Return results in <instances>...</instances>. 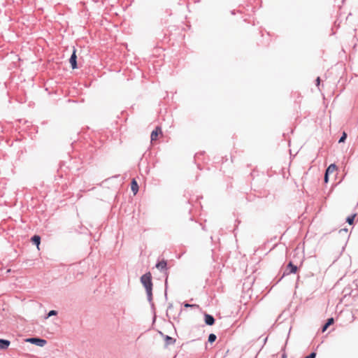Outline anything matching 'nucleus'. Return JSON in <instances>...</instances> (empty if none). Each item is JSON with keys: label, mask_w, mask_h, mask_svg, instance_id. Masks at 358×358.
Masks as SVG:
<instances>
[{"label": "nucleus", "mask_w": 358, "mask_h": 358, "mask_svg": "<svg viewBox=\"0 0 358 358\" xmlns=\"http://www.w3.org/2000/svg\"><path fill=\"white\" fill-rule=\"evenodd\" d=\"M151 278V273L150 272L143 275L141 278V283L145 287L148 296L152 295V283Z\"/></svg>", "instance_id": "f257e3e1"}, {"label": "nucleus", "mask_w": 358, "mask_h": 358, "mask_svg": "<svg viewBox=\"0 0 358 358\" xmlns=\"http://www.w3.org/2000/svg\"><path fill=\"white\" fill-rule=\"evenodd\" d=\"M26 342L35 344L40 347H43L47 343V341L45 340L38 338H27L26 339Z\"/></svg>", "instance_id": "f03ea898"}, {"label": "nucleus", "mask_w": 358, "mask_h": 358, "mask_svg": "<svg viewBox=\"0 0 358 358\" xmlns=\"http://www.w3.org/2000/svg\"><path fill=\"white\" fill-rule=\"evenodd\" d=\"M76 59H77L76 50L74 48L73 51V53H72V55H71V58L69 59V62H70L73 69H75L77 68Z\"/></svg>", "instance_id": "7ed1b4c3"}, {"label": "nucleus", "mask_w": 358, "mask_h": 358, "mask_svg": "<svg viewBox=\"0 0 358 358\" xmlns=\"http://www.w3.org/2000/svg\"><path fill=\"white\" fill-rule=\"evenodd\" d=\"M159 135H162V129L159 127H156V129L152 131L151 133V141H155L157 139Z\"/></svg>", "instance_id": "20e7f679"}, {"label": "nucleus", "mask_w": 358, "mask_h": 358, "mask_svg": "<svg viewBox=\"0 0 358 358\" xmlns=\"http://www.w3.org/2000/svg\"><path fill=\"white\" fill-rule=\"evenodd\" d=\"M287 273H295L297 271V266L289 262L286 269Z\"/></svg>", "instance_id": "39448f33"}, {"label": "nucleus", "mask_w": 358, "mask_h": 358, "mask_svg": "<svg viewBox=\"0 0 358 358\" xmlns=\"http://www.w3.org/2000/svg\"><path fill=\"white\" fill-rule=\"evenodd\" d=\"M205 322L208 325H213L215 323V319L209 314H205L204 315Z\"/></svg>", "instance_id": "423d86ee"}, {"label": "nucleus", "mask_w": 358, "mask_h": 358, "mask_svg": "<svg viewBox=\"0 0 358 358\" xmlns=\"http://www.w3.org/2000/svg\"><path fill=\"white\" fill-rule=\"evenodd\" d=\"M131 189L134 194H136L138 191V185L135 179H133L131 183Z\"/></svg>", "instance_id": "0eeeda50"}, {"label": "nucleus", "mask_w": 358, "mask_h": 358, "mask_svg": "<svg viewBox=\"0 0 358 358\" xmlns=\"http://www.w3.org/2000/svg\"><path fill=\"white\" fill-rule=\"evenodd\" d=\"M337 170V166L334 164H330L326 170L327 175L334 173Z\"/></svg>", "instance_id": "6e6552de"}, {"label": "nucleus", "mask_w": 358, "mask_h": 358, "mask_svg": "<svg viewBox=\"0 0 358 358\" xmlns=\"http://www.w3.org/2000/svg\"><path fill=\"white\" fill-rule=\"evenodd\" d=\"M10 343V341L8 340L0 339V348L3 350L7 349Z\"/></svg>", "instance_id": "1a4fd4ad"}, {"label": "nucleus", "mask_w": 358, "mask_h": 358, "mask_svg": "<svg viewBox=\"0 0 358 358\" xmlns=\"http://www.w3.org/2000/svg\"><path fill=\"white\" fill-rule=\"evenodd\" d=\"M31 241L32 242L36 245L37 246V248L39 250V245H40V243H41V238L39 236H34L31 238Z\"/></svg>", "instance_id": "9d476101"}, {"label": "nucleus", "mask_w": 358, "mask_h": 358, "mask_svg": "<svg viewBox=\"0 0 358 358\" xmlns=\"http://www.w3.org/2000/svg\"><path fill=\"white\" fill-rule=\"evenodd\" d=\"M156 267L158 268V269H165L166 268V261H161L159 262H158L156 265Z\"/></svg>", "instance_id": "9b49d317"}, {"label": "nucleus", "mask_w": 358, "mask_h": 358, "mask_svg": "<svg viewBox=\"0 0 358 358\" xmlns=\"http://www.w3.org/2000/svg\"><path fill=\"white\" fill-rule=\"evenodd\" d=\"M175 339L172 338L169 336H166L165 338V342L166 345H172L175 343Z\"/></svg>", "instance_id": "f8f14e48"}, {"label": "nucleus", "mask_w": 358, "mask_h": 358, "mask_svg": "<svg viewBox=\"0 0 358 358\" xmlns=\"http://www.w3.org/2000/svg\"><path fill=\"white\" fill-rule=\"evenodd\" d=\"M356 216V214H354L351 216H349L347 220H346V222L349 224H353V222H354V219Z\"/></svg>", "instance_id": "ddd939ff"}, {"label": "nucleus", "mask_w": 358, "mask_h": 358, "mask_svg": "<svg viewBox=\"0 0 358 358\" xmlns=\"http://www.w3.org/2000/svg\"><path fill=\"white\" fill-rule=\"evenodd\" d=\"M216 336L213 334H210L208 336V342L213 343L216 340Z\"/></svg>", "instance_id": "4468645a"}, {"label": "nucleus", "mask_w": 358, "mask_h": 358, "mask_svg": "<svg viewBox=\"0 0 358 358\" xmlns=\"http://www.w3.org/2000/svg\"><path fill=\"white\" fill-rule=\"evenodd\" d=\"M346 138H347V134L344 131V132L343 133L342 136H341V138L339 139V141H338V142H339V143H343V142L345 141Z\"/></svg>", "instance_id": "2eb2a0df"}, {"label": "nucleus", "mask_w": 358, "mask_h": 358, "mask_svg": "<svg viewBox=\"0 0 358 358\" xmlns=\"http://www.w3.org/2000/svg\"><path fill=\"white\" fill-rule=\"evenodd\" d=\"M334 318L331 317V318H329V319H328V320H327V323H326V324H327L328 326H330V325H331V324L334 323Z\"/></svg>", "instance_id": "dca6fc26"}, {"label": "nucleus", "mask_w": 358, "mask_h": 358, "mask_svg": "<svg viewBox=\"0 0 358 358\" xmlns=\"http://www.w3.org/2000/svg\"><path fill=\"white\" fill-rule=\"evenodd\" d=\"M57 315V312L55 310H50L48 313V317H50L52 315Z\"/></svg>", "instance_id": "f3484780"}, {"label": "nucleus", "mask_w": 358, "mask_h": 358, "mask_svg": "<svg viewBox=\"0 0 358 358\" xmlns=\"http://www.w3.org/2000/svg\"><path fill=\"white\" fill-rule=\"evenodd\" d=\"M315 357H316V353L312 352L308 356H307L306 358H315Z\"/></svg>", "instance_id": "a211bd4d"}, {"label": "nucleus", "mask_w": 358, "mask_h": 358, "mask_svg": "<svg viewBox=\"0 0 358 358\" xmlns=\"http://www.w3.org/2000/svg\"><path fill=\"white\" fill-rule=\"evenodd\" d=\"M184 306L185 308H188V307H198L197 305H194V304H189V303H185Z\"/></svg>", "instance_id": "6ab92c4d"}, {"label": "nucleus", "mask_w": 358, "mask_h": 358, "mask_svg": "<svg viewBox=\"0 0 358 358\" xmlns=\"http://www.w3.org/2000/svg\"><path fill=\"white\" fill-rule=\"evenodd\" d=\"M328 178H329V175H327V173H325V175H324V182H328Z\"/></svg>", "instance_id": "aec40b11"}, {"label": "nucleus", "mask_w": 358, "mask_h": 358, "mask_svg": "<svg viewBox=\"0 0 358 358\" xmlns=\"http://www.w3.org/2000/svg\"><path fill=\"white\" fill-rule=\"evenodd\" d=\"M328 327H329V326L327 324H325L322 328V331L323 332L325 331Z\"/></svg>", "instance_id": "412c9836"}, {"label": "nucleus", "mask_w": 358, "mask_h": 358, "mask_svg": "<svg viewBox=\"0 0 358 358\" xmlns=\"http://www.w3.org/2000/svg\"><path fill=\"white\" fill-rule=\"evenodd\" d=\"M320 82V78L318 77V78H317V85H319Z\"/></svg>", "instance_id": "4be33fe9"}]
</instances>
